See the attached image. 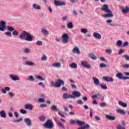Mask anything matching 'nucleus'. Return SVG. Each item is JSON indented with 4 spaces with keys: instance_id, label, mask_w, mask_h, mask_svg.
I'll return each mask as SVG.
<instances>
[{
    "instance_id": "f257e3e1",
    "label": "nucleus",
    "mask_w": 129,
    "mask_h": 129,
    "mask_svg": "<svg viewBox=\"0 0 129 129\" xmlns=\"http://www.w3.org/2000/svg\"><path fill=\"white\" fill-rule=\"evenodd\" d=\"M109 8L108 5L105 4L103 5V7L101 8L102 11L106 12V13H107L102 15L103 18H112V17H113L112 11L109 10Z\"/></svg>"
},
{
    "instance_id": "f03ea898",
    "label": "nucleus",
    "mask_w": 129,
    "mask_h": 129,
    "mask_svg": "<svg viewBox=\"0 0 129 129\" xmlns=\"http://www.w3.org/2000/svg\"><path fill=\"white\" fill-rule=\"evenodd\" d=\"M20 39L21 40H24L25 41H28V42H32L33 41V35L26 31H23V33L20 34L19 36Z\"/></svg>"
},
{
    "instance_id": "7ed1b4c3",
    "label": "nucleus",
    "mask_w": 129,
    "mask_h": 129,
    "mask_svg": "<svg viewBox=\"0 0 129 129\" xmlns=\"http://www.w3.org/2000/svg\"><path fill=\"white\" fill-rule=\"evenodd\" d=\"M51 87H54V88H59L60 86H62V85H64V84H65L64 81L61 79L58 80L55 84L54 83V81H51Z\"/></svg>"
},
{
    "instance_id": "20e7f679",
    "label": "nucleus",
    "mask_w": 129,
    "mask_h": 129,
    "mask_svg": "<svg viewBox=\"0 0 129 129\" xmlns=\"http://www.w3.org/2000/svg\"><path fill=\"white\" fill-rule=\"evenodd\" d=\"M43 126L45 128L52 129L54 127V123L51 120V119H48L45 123L43 124Z\"/></svg>"
},
{
    "instance_id": "39448f33",
    "label": "nucleus",
    "mask_w": 129,
    "mask_h": 129,
    "mask_svg": "<svg viewBox=\"0 0 129 129\" xmlns=\"http://www.w3.org/2000/svg\"><path fill=\"white\" fill-rule=\"evenodd\" d=\"M76 122L78 124H79V125H81V126L80 127H79L78 129H85V128H89L90 127L89 124H85V122L84 121L77 120ZM83 125H85V126H82Z\"/></svg>"
},
{
    "instance_id": "423d86ee",
    "label": "nucleus",
    "mask_w": 129,
    "mask_h": 129,
    "mask_svg": "<svg viewBox=\"0 0 129 129\" xmlns=\"http://www.w3.org/2000/svg\"><path fill=\"white\" fill-rule=\"evenodd\" d=\"M61 41L63 44H68L69 42V35H68V33H63L62 35Z\"/></svg>"
},
{
    "instance_id": "0eeeda50",
    "label": "nucleus",
    "mask_w": 129,
    "mask_h": 129,
    "mask_svg": "<svg viewBox=\"0 0 129 129\" xmlns=\"http://www.w3.org/2000/svg\"><path fill=\"white\" fill-rule=\"evenodd\" d=\"M72 94L73 95H72V97L73 99H75L76 97H80V96H81V93L78 91H74L73 92Z\"/></svg>"
},
{
    "instance_id": "6e6552de",
    "label": "nucleus",
    "mask_w": 129,
    "mask_h": 129,
    "mask_svg": "<svg viewBox=\"0 0 129 129\" xmlns=\"http://www.w3.org/2000/svg\"><path fill=\"white\" fill-rule=\"evenodd\" d=\"M81 64L83 67L87 68V69H90L91 68V65L89 64L86 60H83L82 61Z\"/></svg>"
},
{
    "instance_id": "1a4fd4ad",
    "label": "nucleus",
    "mask_w": 129,
    "mask_h": 129,
    "mask_svg": "<svg viewBox=\"0 0 129 129\" xmlns=\"http://www.w3.org/2000/svg\"><path fill=\"white\" fill-rule=\"evenodd\" d=\"M6 30V22L2 21L0 22V31L4 32Z\"/></svg>"
},
{
    "instance_id": "9d476101",
    "label": "nucleus",
    "mask_w": 129,
    "mask_h": 129,
    "mask_svg": "<svg viewBox=\"0 0 129 129\" xmlns=\"http://www.w3.org/2000/svg\"><path fill=\"white\" fill-rule=\"evenodd\" d=\"M54 5L56 7H62V6H66V3L60 1H54Z\"/></svg>"
},
{
    "instance_id": "9b49d317",
    "label": "nucleus",
    "mask_w": 129,
    "mask_h": 129,
    "mask_svg": "<svg viewBox=\"0 0 129 129\" xmlns=\"http://www.w3.org/2000/svg\"><path fill=\"white\" fill-rule=\"evenodd\" d=\"M9 78L13 81H17L20 80V78H19V77L17 75H11L9 76Z\"/></svg>"
},
{
    "instance_id": "f8f14e48",
    "label": "nucleus",
    "mask_w": 129,
    "mask_h": 129,
    "mask_svg": "<svg viewBox=\"0 0 129 129\" xmlns=\"http://www.w3.org/2000/svg\"><path fill=\"white\" fill-rule=\"evenodd\" d=\"M24 122L28 126H32V120L30 118H26L24 119Z\"/></svg>"
},
{
    "instance_id": "ddd939ff",
    "label": "nucleus",
    "mask_w": 129,
    "mask_h": 129,
    "mask_svg": "<svg viewBox=\"0 0 129 129\" xmlns=\"http://www.w3.org/2000/svg\"><path fill=\"white\" fill-rule=\"evenodd\" d=\"M103 79L107 82H113V78L109 77H103Z\"/></svg>"
},
{
    "instance_id": "4468645a",
    "label": "nucleus",
    "mask_w": 129,
    "mask_h": 129,
    "mask_svg": "<svg viewBox=\"0 0 129 129\" xmlns=\"http://www.w3.org/2000/svg\"><path fill=\"white\" fill-rule=\"evenodd\" d=\"M63 99H69L70 98L73 99L72 95H69L68 93H63L62 95Z\"/></svg>"
},
{
    "instance_id": "2eb2a0df",
    "label": "nucleus",
    "mask_w": 129,
    "mask_h": 129,
    "mask_svg": "<svg viewBox=\"0 0 129 129\" xmlns=\"http://www.w3.org/2000/svg\"><path fill=\"white\" fill-rule=\"evenodd\" d=\"M93 80H94V83L95 85L100 86V82L99 80L97 78L93 77Z\"/></svg>"
},
{
    "instance_id": "dca6fc26",
    "label": "nucleus",
    "mask_w": 129,
    "mask_h": 129,
    "mask_svg": "<svg viewBox=\"0 0 129 129\" xmlns=\"http://www.w3.org/2000/svg\"><path fill=\"white\" fill-rule=\"evenodd\" d=\"M53 119L54 120H55V121H56L57 124L58 125H59L60 127H62V128H64L65 127L64 126V125H63V124H62V123H61V122L58 121L57 120V118L53 117Z\"/></svg>"
},
{
    "instance_id": "f3484780",
    "label": "nucleus",
    "mask_w": 129,
    "mask_h": 129,
    "mask_svg": "<svg viewBox=\"0 0 129 129\" xmlns=\"http://www.w3.org/2000/svg\"><path fill=\"white\" fill-rule=\"evenodd\" d=\"M93 36L96 39H100L101 38V35L99 33L95 32L93 33Z\"/></svg>"
},
{
    "instance_id": "a211bd4d",
    "label": "nucleus",
    "mask_w": 129,
    "mask_h": 129,
    "mask_svg": "<svg viewBox=\"0 0 129 129\" xmlns=\"http://www.w3.org/2000/svg\"><path fill=\"white\" fill-rule=\"evenodd\" d=\"M73 53H74V54H78L79 55L80 54V50L78 47H76L73 49Z\"/></svg>"
},
{
    "instance_id": "6ab92c4d",
    "label": "nucleus",
    "mask_w": 129,
    "mask_h": 129,
    "mask_svg": "<svg viewBox=\"0 0 129 129\" xmlns=\"http://www.w3.org/2000/svg\"><path fill=\"white\" fill-rule=\"evenodd\" d=\"M25 109H29V110H33V106L30 104H26L24 106Z\"/></svg>"
},
{
    "instance_id": "aec40b11",
    "label": "nucleus",
    "mask_w": 129,
    "mask_h": 129,
    "mask_svg": "<svg viewBox=\"0 0 129 129\" xmlns=\"http://www.w3.org/2000/svg\"><path fill=\"white\" fill-rule=\"evenodd\" d=\"M102 97V95H101V94L97 93L92 96V98H93V99H94L95 98H97L98 97V99H100V98H101Z\"/></svg>"
},
{
    "instance_id": "412c9836",
    "label": "nucleus",
    "mask_w": 129,
    "mask_h": 129,
    "mask_svg": "<svg viewBox=\"0 0 129 129\" xmlns=\"http://www.w3.org/2000/svg\"><path fill=\"white\" fill-rule=\"evenodd\" d=\"M121 11L123 14H127V13H129V7H126L125 8H122Z\"/></svg>"
},
{
    "instance_id": "4be33fe9",
    "label": "nucleus",
    "mask_w": 129,
    "mask_h": 129,
    "mask_svg": "<svg viewBox=\"0 0 129 129\" xmlns=\"http://www.w3.org/2000/svg\"><path fill=\"white\" fill-rule=\"evenodd\" d=\"M106 117L109 120H115V116L109 115H106Z\"/></svg>"
},
{
    "instance_id": "5701e85b",
    "label": "nucleus",
    "mask_w": 129,
    "mask_h": 129,
    "mask_svg": "<svg viewBox=\"0 0 129 129\" xmlns=\"http://www.w3.org/2000/svg\"><path fill=\"white\" fill-rule=\"evenodd\" d=\"M25 64L28 66H36V63L31 61H26Z\"/></svg>"
},
{
    "instance_id": "b1692460",
    "label": "nucleus",
    "mask_w": 129,
    "mask_h": 129,
    "mask_svg": "<svg viewBox=\"0 0 129 129\" xmlns=\"http://www.w3.org/2000/svg\"><path fill=\"white\" fill-rule=\"evenodd\" d=\"M32 7L35 10H41V9H42L40 5H37L36 4H33Z\"/></svg>"
},
{
    "instance_id": "393cba45",
    "label": "nucleus",
    "mask_w": 129,
    "mask_h": 129,
    "mask_svg": "<svg viewBox=\"0 0 129 129\" xmlns=\"http://www.w3.org/2000/svg\"><path fill=\"white\" fill-rule=\"evenodd\" d=\"M89 57L92 60H97V57H96L93 53L89 54Z\"/></svg>"
},
{
    "instance_id": "a878e982",
    "label": "nucleus",
    "mask_w": 129,
    "mask_h": 129,
    "mask_svg": "<svg viewBox=\"0 0 129 129\" xmlns=\"http://www.w3.org/2000/svg\"><path fill=\"white\" fill-rule=\"evenodd\" d=\"M118 103L119 105H120V106H122V107H127V104L123 103V102L121 101H118Z\"/></svg>"
},
{
    "instance_id": "bb28decb",
    "label": "nucleus",
    "mask_w": 129,
    "mask_h": 129,
    "mask_svg": "<svg viewBox=\"0 0 129 129\" xmlns=\"http://www.w3.org/2000/svg\"><path fill=\"white\" fill-rule=\"evenodd\" d=\"M0 115L1 117H3V118H6V117H7V113L4 110L0 111Z\"/></svg>"
},
{
    "instance_id": "cd10ccee",
    "label": "nucleus",
    "mask_w": 129,
    "mask_h": 129,
    "mask_svg": "<svg viewBox=\"0 0 129 129\" xmlns=\"http://www.w3.org/2000/svg\"><path fill=\"white\" fill-rule=\"evenodd\" d=\"M123 75H122V73H117L116 75V77L117 78H118V79H120V80H122V79H123Z\"/></svg>"
},
{
    "instance_id": "c85d7f7f",
    "label": "nucleus",
    "mask_w": 129,
    "mask_h": 129,
    "mask_svg": "<svg viewBox=\"0 0 129 129\" xmlns=\"http://www.w3.org/2000/svg\"><path fill=\"white\" fill-rule=\"evenodd\" d=\"M52 67H55L57 68H60L61 67V63L60 62H55L52 64Z\"/></svg>"
},
{
    "instance_id": "c756f323",
    "label": "nucleus",
    "mask_w": 129,
    "mask_h": 129,
    "mask_svg": "<svg viewBox=\"0 0 129 129\" xmlns=\"http://www.w3.org/2000/svg\"><path fill=\"white\" fill-rule=\"evenodd\" d=\"M116 111L117 112H118V113H119L120 114H125V111H124V110L117 109Z\"/></svg>"
},
{
    "instance_id": "7c9ffc66",
    "label": "nucleus",
    "mask_w": 129,
    "mask_h": 129,
    "mask_svg": "<svg viewBox=\"0 0 129 129\" xmlns=\"http://www.w3.org/2000/svg\"><path fill=\"white\" fill-rule=\"evenodd\" d=\"M23 51L25 54H29L30 53V49L27 47H24Z\"/></svg>"
},
{
    "instance_id": "2f4dec72",
    "label": "nucleus",
    "mask_w": 129,
    "mask_h": 129,
    "mask_svg": "<svg viewBox=\"0 0 129 129\" xmlns=\"http://www.w3.org/2000/svg\"><path fill=\"white\" fill-rule=\"evenodd\" d=\"M36 79L37 80H40V81H44L45 80V79L40 76L37 75L36 76Z\"/></svg>"
},
{
    "instance_id": "473e14b6",
    "label": "nucleus",
    "mask_w": 129,
    "mask_h": 129,
    "mask_svg": "<svg viewBox=\"0 0 129 129\" xmlns=\"http://www.w3.org/2000/svg\"><path fill=\"white\" fill-rule=\"evenodd\" d=\"M7 28L8 31H9V32H13V31H15V28H14V27L12 26H7Z\"/></svg>"
},
{
    "instance_id": "72a5a7b5",
    "label": "nucleus",
    "mask_w": 129,
    "mask_h": 129,
    "mask_svg": "<svg viewBox=\"0 0 129 129\" xmlns=\"http://www.w3.org/2000/svg\"><path fill=\"white\" fill-rule=\"evenodd\" d=\"M68 29H73V28H74L73 23H72V22L68 23Z\"/></svg>"
},
{
    "instance_id": "f704fd0d",
    "label": "nucleus",
    "mask_w": 129,
    "mask_h": 129,
    "mask_svg": "<svg viewBox=\"0 0 129 129\" xmlns=\"http://www.w3.org/2000/svg\"><path fill=\"white\" fill-rule=\"evenodd\" d=\"M41 31L44 35H49V31L46 29H42Z\"/></svg>"
},
{
    "instance_id": "c9c22d12",
    "label": "nucleus",
    "mask_w": 129,
    "mask_h": 129,
    "mask_svg": "<svg viewBox=\"0 0 129 129\" xmlns=\"http://www.w3.org/2000/svg\"><path fill=\"white\" fill-rule=\"evenodd\" d=\"M100 86L102 89H107V86L106 85H104V84H100Z\"/></svg>"
},
{
    "instance_id": "e433bc0d",
    "label": "nucleus",
    "mask_w": 129,
    "mask_h": 129,
    "mask_svg": "<svg viewBox=\"0 0 129 129\" xmlns=\"http://www.w3.org/2000/svg\"><path fill=\"white\" fill-rule=\"evenodd\" d=\"M121 45H122V41L120 40L117 41L116 45L118 46V47H120Z\"/></svg>"
},
{
    "instance_id": "4c0bfd02",
    "label": "nucleus",
    "mask_w": 129,
    "mask_h": 129,
    "mask_svg": "<svg viewBox=\"0 0 129 129\" xmlns=\"http://www.w3.org/2000/svg\"><path fill=\"white\" fill-rule=\"evenodd\" d=\"M70 67L74 69H76V68H77V64H76V63H73L70 64Z\"/></svg>"
},
{
    "instance_id": "58836bf2",
    "label": "nucleus",
    "mask_w": 129,
    "mask_h": 129,
    "mask_svg": "<svg viewBox=\"0 0 129 129\" xmlns=\"http://www.w3.org/2000/svg\"><path fill=\"white\" fill-rule=\"evenodd\" d=\"M116 129H125V127H124V126H122L121 125V124H118V125H117Z\"/></svg>"
},
{
    "instance_id": "ea45409f",
    "label": "nucleus",
    "mask_w": 129,
    "mask_h": 129,
    "mask_svg": "<svg viewBox=\"0 0 129 129\" xmlns=\"http://www.w3.org/2000/svg\"><path fill=\"white\" fill-rule=\"evenodd\" d=\"M51 110L54 111H57L58 108H57L56 106L53 105L51 106Z\"/></svg>"
},
{
    "instance_id": "a19ab883",
    "label": "nucleus",
    "mask_w": 129,
    "mask_h": 129,
    "mask_svg": "<svg viewBox=\"0 0 129 129\" xmlns=\"http://www.w3.org/2000/svg\"><path fill=\"white\" fill-rule=\"evenodd\" d=\"M106 67H107V66L104 63H100L99 66V68H106Z\"/></svg>"
},
{
    "instance_id": "79ce46f5",
    "label": "nucleus",
    "mask_w": 129,
    "mask_h": 129,
    "mask_svg": "<svg viewBox=\"0 0 129 129\" xmlns=\"http://www.w3.org/2000/svg\"><path fill=\"white\" fill-rule=\"evenodd\" d=\"M13 36H18L19 35V31L17 30H14L12 32Z\"/></svg>"
},
{
    "instance_id": "37998d69",
    "label": "nucleus",
    "mask_w": 129,
    "mask_h": 129,
    "mask_svg": "<svg viewBox=\"0 0 129 129\" xmlns=\"http://www.w3.org/2000/svg\"><path fill=\"white\" fill-rule=\"evenodd\" d=\"M81 32H82V33H84V34H86V33L88 32V29L86 28L82 29L81 30Z\"/></svg>"
},
{
    "instance_id": "c03bdc74",
    "label": "nucleus",
    "mask_w": 129,
    "mask_h": 129,
    "mask_svg": "<svg viewBox=\"0 0 129 129\" xmlns=\"http://www.w3.org/2000/svg\"><path fill=\"white\" fill-rule=\"evenodd\" d=\"M22 120H23V118H20L19 119L13 120V122L18 123V122H20V121H22Z\"/></svg>"
},
{
    "instance_id": "a18cd8bd",
    "label": "nucleus",
    "mask_w": 129,
    "mask_h": 129,
    "mask_svg": "<svg viewBox=\"0 0 129 129\" xmlns=\"http://www.w3.org/2000/svg\"><path fill=\"white\" fill-rule=\"evenodd\" d=\"M48 58L47 57V56L43 55L41 58V61H46Z\"/></svg>"
},
{
    "instance_id": "49530a36",
    "label": "nucleus",
    "mask_w": 129,
    "mask_h": 129,
    "mask_svg": "<svg viewBox=\"0 0 129 129\" xmlns=\"http://www.w3.org/2000/svg\"><path fill=\"white\" fill-rule=\"evenodd\" d=\"M46 119V117L44 116H41L39 117V120L41 121H44Z\"/></svg>"
},
{
    "instance_id": "de8ad7c7",
    "label": "nucleus",
    "mask_w": 129,
    "mask_h": 129,
    "mask_svg": "<svg viewBox=\"0 0 129 129\" xmlns=\"http://www.w3.org/2000/svg\"><path fill=\"white\" fill-rule=\"evenodd\" d=\"M5 35H6V36H8V37H12V36H13L12 35V33L10 32V31L6 32Z\"/></svg>"
},
{
    "instance_id": "09e8293b",
    "label": "nucleus",
    "mask_w": 129,
    "mask_h": 129,
    "mask_svg": "<svg viewBox=\"0 0 129 129\" xmlns=\"http://www.w3.org/2000/svg\"><path fill=\"white\" fill-rule=\"evenodd\" d=\"M20 112L22 113V114H26V113H27V111L26 110H23L22 109H21L20 110Z\"/></svg>"
},
{
    "instance_id": "8fccbe9b",
    "label": "nucleus",
    "mask_w": 129,
    "mask_h": 129,
    "mask_svg": "<svg viewBox=\"0 0 129 129\" xmlns=\"http://www.w3.org/2000/svg\"><path fill=\"white\" fill-rule=\"evenodd\" d=\"M38 85L39 86H42V87L43 88H45V87H46V85L45 84H44L42 82H40L38 83Z\"/></svg>"
},
{
    "instance_id": "3c124183",
    "label": "nucleus",
    "mask_w": 129,
    "mask_h": 129,
    "mask_svg": "<svg viewBox=\"0 0 129 129\" xmlns=\"http://www.w3.org/2000/svg\"><path fill=\"white\" fill-rule=\"evenodd\" d=\"M42 41H37L36 42V44L37 46H42Z\"/></svg>"
},
{
    "instance_id": "603ef678",
    "label": "nucleus",
    "mask_w": 129,
    "mask_h": 129,
    "mask_svg": "<svg viewBox=\"0 0 129 129\" xmlns=\"http://www.w3.org/2000/svg\"><path fill=\"white\" fill-rule=\"evenodd\" d=\"M106 103H105V102H102L100 103L101 107H106Z\"/></svg>"
},
{
    "instance_id": "864d4df0",
    "label": "nucleus",
    "mask_w": 129,
    "mask_h": 129,
    "mask_svg": "<svg viewBox=\"0 0 129 129\" xmlns=\"http://www.w3.org/2000/svg\"><path fill=\"white\" fill-rule=\"evenodd\" d=\"M106 52H107V54H111L112 51L110 49H106Z\"/></svg>"
},
{
    "instance_id": "5fc2aeb1",
    "label": "nucleus",
    "mask_w": 129,
    "mask_h": 129,
    "mask_svg": "<svg viewBox=\"0 0 129 129\" xmlns=\"http://www.w3.org/2000/svg\"><path fill=\"white\" fill-rule=\"evenodd\" d=\"M93 110H92V108L90 109V117H93Z\"/></svg>"
},
{
    "instance_id": "6e6d98bb",
    "label": "nucleus",
    "mask_w": 129,
    "mask_h": 129,
    "mask_svg": "<svg viewBox=\"0 0 129 129\" xmlns=\"http://www.w3.org/2000/svg\"><path fill=\"white\" fill-rule=\"evenodd\" d=\"M70 122L71 124H76V121L74 120H71Z\"/></svg>"
},
{
    "instance_id": "4d7b16f0",
    "label": "nucleus",
    "mask_w": 129,
    "mask_h": 129,
    "mask_svg": "<svg viewBox=\"0 0 129 129\" xmlns=\"http://www.w3.org/2000/svg\"><path fill=\"white\" fill-rule=\"evenodd\" d=\"M38 102L42 103L45 102V99H44L43 98H39Z\"/></svg>"
},
{
    "instance_id": "13d9d810",
    "label": "nucleus",
    "mask_w": 129,
    "mask_h": 129,
    "mask_svg": "<svg viewBox=\"0 0 129 129\" xmlns=\"http://www.w3.org/2000/svg\"><path fill=\"white\" fill-rule=\"evenodd\" d=\"M123 58H125L126 60L129 61V56L127 55H124L122 56Z\"/></svg>"
},
{
    "instance_id": "bf43d9fd",
    "label": "nucleus",
    "mask_w": 129,
    "mask_h": 129,
    "mask_svg": "<svg viewBox=\"0 0 129 129\" xmlns=\"http://www.w3.org/2000/svg\"><path fill=\"white\" fill-rule=\"evenodd\" d=\"M40 107L41 108H43V107H47V105H46V104H41L40 105Z\"/></svg>"
},
{
    "instance_id": "052dcab7",
    "label": "nucleus",
    "mask_w": 129,
    "mask_h": 129,
    "mask_svg": "<svg viewBox=\"0 0 129 129\" xmlns=\"http://www.w3.org/2000/svg\"><path fill=\"white\" fill-rule=\"evenodd\" d=\"M123 52H124V50L122 49H121L119 51L118 54V55H120L121 54H122V53H123Z\"/></svg>"
},
{
    "instance_id": "680f3d73",
    "label": "nucleus",
    "mask_w": 129,
    "mask_h": 129,
    "mask_svg": "<svg viewBox=\"0 0 129 129\" xmlns=\"http://www.w3.org/2000/svg\"><path fill=\"white\" fill-rule=\"evenodd\" d=\"M100 59L101 60V61H103V62H107V60L105 59V58L103 57H101Z\"/></svg>"
},
{
    "instance_id": "e2e57ef3",
    "label": "nucleus",
    "mask_w": 129,
    "mask_h": 129,
    "mask_svg": "<svg viewBox=\"0 0 129 129\" xmlns=\"http://www.w3.org/2000/svg\"><path fill=\"white\" fill-rule=\"evenodd\" d=\"M82 99H83V100H84V101H87V100H88V99L87 98V97H86V96L83 97Z\"/></svg>"
},
{
    "instance_id": "0e129e2a",
    "label": "nucleus",
    "mask_w": 129,
    "mask_h": 129,
    "mask_svg": "<svg viewBox=\"0 0 129 129\" xmlns=\"http://www.w3.org/2000/svg\"><path fill=\"white\" fill-rule=\"evenodd\" d=\"M123 68H129V64H125L122 66Z\"/></svg>"
},
{
    "instance_id": "69168bd1",
    "label": "nucleus",
    "mask_w": 129,
    "mask_h": 129,
    "mask_svg": "<svg viewBox=\"0 0 129 129\" xmlns=\"http://www.w3.org/2000/svg\"><path fill=\"white\" fill-rule=\"evenodd\" d=\"M78 104L82 105V104H83V102L81 100H78Z\"/></svg>"
},
{
    "instance_id": "338daca9",
    "label": "nucleus",
    "mask_w": 129,
    "mask_h": 129,
    "mask_svg": "<svg viewBox=\"0 0 129 129\" xmlns=\"http://www.w3.org/2000/svg\"><path fill=\"white\" fill-rule=\"evenodd\" d=\"M128 45V42L126 41L123 44V47H126V46H127Z\"/></svg>"
},
{
    "instance_id": "774afa93",
    "label": "nucleus",
    "mask_w": 129,
    "mask_h": 129,
    "mask_svg": "<svg viewBox=\"0 0 129 129\" xmlns=\"http://www.w3.org/2000/svg\"><path fill=\"white\" fill-rule=\"evenodd\" d=\"M48 10L50 13H51L53 12V9H52V8H51V7H48Z\"/></svg>"
}]
</instances>
